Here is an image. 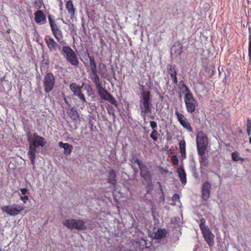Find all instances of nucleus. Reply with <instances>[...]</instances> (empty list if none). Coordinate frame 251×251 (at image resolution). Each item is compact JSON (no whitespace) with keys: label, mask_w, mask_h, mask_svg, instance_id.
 I'll return each mask as SVG.
<instances>
[{"label":"nucleus","mask_w":251,"mask_h":251,"mask_svg":"<svg viewBox=\"0 0 251 251\" xmlns=\"http://www.w3.org/2000/svg\"><path fill=\"white\" fill-rule=\"evenodd\" d=\"M91 73L89 75V78L93 82L100 79V77L97 74L96 63L93 56H89Z\"/></svg>","instance_id":"9"},{"label":"nucleus","mask_w":251,"mask_h":251,"mask_svg":"<svg viewBox=\"0 0 251 251\" xmlns=\"http://www.w3.org/2000/svg\"><path fill=\"white\" fill-rule=\"evenodd\" d=\"M204 154H199L200 157V163L201 167H207L209 164L208 157L204 155Z\"/></svg>","instance_id":"28"},{"label":"nucleus","mask_w":251,"mask_h":251,"mask_svg":"<svg viewBox=\"0 0 251 251\" xmlns=\"http://www.w3.org/2000/svg\"><path fill=\"white\" fill-rule=\"evenodd\" d=\"M178 88L182 93L187 94L188 93H191L183 80H181L179 82Z\"/></svg>","instance_id":"27"},{"label":"nucleus","mask_w":251,"mask_h":251,"mask_svg":"<svg viewBox=\"0 0 251 251\" xmlns=\"http://www.w3.org/2000/svg\"><path fill=\"white\" fill-rule=\"evenodd\" d=\"M81 88L75 83H72L70 85V89L75 96H77L80 92H82Z\"/></svg>","instance_id":"24"},{"label":"nucleus","mask_w":251,"mask_h":251,"mask_svg":"<svg viewBox=\"0 0 251 251\" xmlns=\"http://www.w3.org/2000/svg\"><path fill=\"white\" fill-rule=\"evenodd\" d=\"M246 126L248 135L250 136L251 135V119H247Z\"/></svg>","instance_id":"34"},{"label":"nucleus","mask_w":251,"mask_h":251,"mask_svg":"<svg viewBox=\"0 0 251 251\" xmlns=\"http://www.w3.org/2000/svg\"><path fill=\"white\" fill-rule=\"evenodd\" d=\"M158 134L156 130H152L150 137L154 141H156L158 139Z\"/></svg>","instance_id":"33"},{"label":"nucleus","mask_w":251,"mask_h":251,"mask_svg":"<svg viewBox=\"0 0 251 251\" xmlns=\"http://www.w3.org/2000/svg\"><path fill=\"white\" fill-rule=\"evenodd\" d=\"M211 185L210 183L205 181L203 183L201 188L202 197L204 201H206L210 196V189Z\"/></svg>","instance_id":"16"},{"label":"nucleus","mask_w":251,"mask_h":251,"mask_svg":"<svg viewBox=\"0 0 251 251\" xmlns=\"http://www.w3.org/2000/svg\"><path fill=\"white\" fill-rule=\"evenodd\" d=\"M218 71L219 72V73L220 74V66L218 67Z\"/></svg>","instance_id":"47"},{"label":"nucleus","mask_w":251,"mask_h":251,"mask_svg":"<svg viewBox=\"0 0 251 251\" xmlns=\"http://www.w3.org/2000/svg\"><path fill=\"white\" fill-rule=\"evenodd\" d=\"M33 139H32V142H31V144L34 146L43 147L46 145V141L44 137L38 135L36 133H33Z\"/></svg>","instance_id":"12"},{"label":"nucleus","mask_w":251,"mask_h":251,"mask_svg":"<svg viewBox=\"0 0 251 251\" xmlns=\"http://www.w3.org/2000/svg\"><path fill=\"white\" fill-rule=\"evenodd\" d=\"M58 145L60 148L64 149V153L65 155H68L71 153L73 149V147L72 145L67 143H64L62 142H59Z\"/></svg>","instance_id":"19"},{"label":"nucleus","mask_w":251,"mask_h":251,"mask_svg":"<svg viewBox=\"0 0 251 251\" xmlns=\"http://www.w3.org/2000/svg\"><path fill=\"white\" fill-rule=\"evenodd\" d=\"M34 19L37 23L45 24L46 22V16L42 10H37L34 13Z\"/></svg>","instance_id":"17"},{"label":"nucleus","mask_w":251,"mask_h":251,"mask_svg":"<svg viewBox=\"0 0 251 251\" xmlns=\"http://www.w3.org/2000/svg\"><path fill=\"white\" fill-rule=\"evenodd\" d=\"M67 114L73 121H77L79 119L78 113L74 107L67 111Z\"/></svg>","instance_id":"25"},{"label":"nucleus","mask_w":251,"mask_h":251,"mask_svg":"<svg viewBox=\"0 0 251 251\" xmlns=\"http://www.w3.org/2000/svg\"><path fill=\"white\" fill-rule=\"evenodd\" d=\"M94 83L100 98L104 100L109 101L111 104L117 107L118 105L116 99L111 95L106 89H105L101 85V81L100 79L93 81Z\"/></svg>","instance_id":"1"},{"label":"nucleus","mask_w":251,"mask_h":251,"mask_svg":"<svg viewBox=\"0 0 251 251\" xmlns=\"http://www.w3.org/2000/svg\"><path fill=\"white\" fill-rule=\"evenodd\" d=\"M77 97L83 103H87L86 100L85 99L84 95L82 93V92H80Z\"/></svg>","instance_id":"35"},{"label":"nucleus","mask_w":251,"mask_h":251,"mask_svg":"<svg viewBox=\"0 0 251 251\" xmlns=\"http://www.w3.org/2000/svg\"><path fill=\"white\" fill-rule=\"evenodd\" d=\"M55 83L54 76L52 73H47L44 77L43 85L46 93L50 92L53 89Z\"/></svg>","instance_id":"7"},{"label":"nucleus","mask_w":251,"mask_h":251,"mask_svg":"<svg viewBox=\"0 0 251 251\" xmlns=\"http://www.w3.org/2000/svg\"><path fill=\"white\" fill-rule=\"evenodd\" d=\"M179 147L180 150V152L181 153V157L185 159L186 158V143L184 140H182L180 141L179 144Z\"/></svg>","instance_id":"26"},{"label":"nucleus","mask_w":251,"mask_h":251,"mask_svg":"<svg viewBox=\"0 0 251 251\" xmlns=\"http://www.w3.org/2000/svg\"><path fill=\"white\" fill-rule=\"evenodd\" d=\"M63 224L68 228L75 229L78 230H85L87 229L85 222L80 219H66L63 221Z\"/></svg>","instance_id":"5"},{"label":"nucleus","mask_w":251,"mask_h":251,"mask_svg":"<svg viewBox=\"0 0 251 251\" xmlns=\"http://www.w3.org/2000/svg\"><path fill=\"white\" fill-rule=\"evenodd\" d=\"M25 209L22 205L13 204L12 205L2 206L1 209L4 212H6L10 216H16L19 215Z\"/></svg>","instance_id":"8"},{"label":"nucleus","mask_w":251,"mask_h":251,"mask_svg":"<svg viewBox=\"0 0 251 251\" xmlns=\"http://www.w3.org/2000/svg\"><path fill=\"white\" fill-rule=\"evenodd\" d=\"M197 147L198 154H204L208 145V138L202 131L198 132L197 138Z\"/></svg>","instance_id":"4"},{"label":"nucleus","mask_w":251,"mask_h":251,"mask_svg":"<svg viewBox=\"0 0 251 251\" xmlns=\"http://www.w3.org/2000/svg\"><path fill=\"white\" fill-rule=\"evenodd\" d=\"M151 119H154V116H151Z\"/></svg>","instance_id":"49"},{"label":"nucleus","mask_w":251,"mask_h":251,"mask_svg":"<svg viewBox=\"0 0 251 251\" xmlns=\"http://www.w3.org/2000/svg\"><path fill=\"white\" fill-rule=\"evenodd\" d=\"M141 114L143 117H145L146 114L150 113L151 111L152 104L151 101V93L150 91H143L141 93Z\"/></svg>","instance_id":"2"},{"label":"nucleus","mask_w":251,"mask_h":251,"mask_svg":"<svg viewBox=\"0 0 251 251\" xmlns=\"http://www.w3.org/2000/svg\"><path fill=\"white\" fill-rule=\"evenodd\" d=\"M20 191L23 195H25L26 194H27L28 192V189L26 188H21Z\"/></svg>","instance_id":"43"},{"label":"nucleus","mask_w":251,"mask_h":251,"mask_svg":"<svg viewBox=\"0 0 251 251\" xmlns=\"http://www.w3.org/2000/svg\"><path fill=\"white\" fill-rule=\"evenodd\" d=\"M45 43L50 51H56L57 50H60L61 46L55 41L53 38L45 39Z\"/></svg>","instance_id":"13"},{"label":"nucleus","mask_w":251,"mask_h":251,"mask_svg":"<svg viewBox=\"0 0 251 251\" xmlns=\"http://www.w3.org/2000/svg\"><path fill=\"white\" fill-rule=\"evenodd\" d=\"M249 141H250V143L251 144V136L250 137V138L249 139Z\"/></svg>","instance_id":"48"},{"label":"nucleus","mask_w":251,"mask_h":251,"mask_svg":"<svg viewBox=\"0 0 251 251\" xmlns=\"http://www.w3.org/2000/svg\"><path fill=\"white\" fill-rule=\"evenodd\" d=\"M52 33L54 37L60 44H63L65 43L63 40V33L59 28L52 31Z\"/></svg>","instance_id":"18"},{"label":"nucleus","mask_w":251,"mask_h":251,"mask_svg":"<svg viewBox=\"0 0 251 251\" xmlns=\"http://www.w3.org/2000/svg\"><path fill=\"white\" fill-rule=\"evenodd\" d=\"M108 182L113 185H115L117 183L116 172L113 169H111L108 172Z\"/></svg>","instance_id":"23"},{"label":"nucleus","mask_w":251,"mask_h":251,"mask_svg":"<svg viewBox=\"0 0 251 251\" xmlns=\"http://www.w3.org/2000/svg\"><path fill=\"white\" fill-rule=\"evenodd\" d=\"M172 163L175 165H177L179 163L178 159L176 155H174L171 157Z\"/></svg>","instance_id":"36"},{"label":"nucleus","mask_w":251,"mask_h":251,"mask_svg":"<svg viewBox=\"0 0 251 251\" xmlns=\"http://www.w3.org/2000/svg\"><path fill=\"white\" fill-rule=\"evenodd\" d=\"M150 126L152 130H156L155 129L157 127V123L153 121L150 122Z\"/></svg>","instance_id":"40"},{"label":"nucleus","mask_w":251,"mask_h":251,"mask_svg":"<svg viewBox=\"0 0 251 251\" xmlns=\"http://www.w3.org/2000/svg\"><path fill=\"white\" fill-rule=\"evenodd\" d=\"M29 142V150L28 151V155L29 156V158L31 160V164L34 166L36 160V153L37 151L36 148L37 147L34 146L31 144V140H28Z\"/></svg>","instance_id":"14"},{"label":"nucleus","mask_w":251,"mask_h":251,"mask_svg":"<svg viewBox=\"0 0 251 251\" xmlns=\"http://www.w3.org/2000/svg\"><path fill=\"white\" fill-rule=\"evenodd\" d=\"M102 65L104 66V67H105V64H103Z\"/></svg>","instance_id":"50"},{"label":"nucleus","mask_w":251,"mask_h":251,"mask_svg":"<svg viewBox=\"0 0 251 251\" xmlns=\"http://www.w3.org/2000/svg\"><path fill=\"white\" fill-rule=\"evenodd\" d=\"M61 54L72 65L75 67L78 66L79 62L77 55L75 51L69 46H63Z\"/></svg>","instance_id":"3"},{"label":"nucleus","mask_w":251,"mask_h":251,"mask_svg":"<svg viewBox=\"0 0 251 251\" xmlns=\"http://www.w3.org/2000/svg\"><path fill=\"white\" fill-rule=\"evenodd\" d=\"M20 199L24 203H26L27 201H28L29 199L28 197L27 196H21L20 197Z\"/></svg>","instance_id":"41"},{"label":"nucleus","mask_w":251,"mask_h":251,"mask_svg":"<svg viewBox=\"0 0 251 251\" xmlns=\"http://www.w3.org/2000/svg\"><path fill=\"white\" fill-rule=\"evenodd\" d=\"M153 188V185L152 184L151 181L150 183H149L148 185V186L146 187V190H147V193H150V191L152 190Z\"/></svg>","instance_id":"39"},{"label":"nucleus","mask_w":251,"mask_h":251,"mask_svg":"<svg viewBox=\"0 0 251 251\" xmlns=\"http://www.w3.org/2000/svg\"><path fill=\"white\" fill-rule=\"evenodd\" d=\"M231 158H232V159L234 161H235V162H237V161L243 162V161H244V160H245L244 158L240 156V153L237 151H235L232 153Z\"/></svg>","instance_id":"29"},{"label":"nucleus","mask_w":251,"mask_h":251,"mask_svg":"<svg viewBox=\"0 0 251 251\" xmlns=\"http://www.w3.org/2000/svg\"><path fill=\"white\" fill-rule=\"evenodd\" d=\"M64 100L67 104H68V105H70L67 100L65 98H64Z\"/></svg>","instance_id":"46"},{"label":"nucleus","mask_w":251,"mask_h":251,"mask_svg":"<svg viewBox=\"0 0 251 251\" xmlns=\"http://www.w3.org/2000/svg\"><path fill=\"white\" fill-rule=\"evenodd\" d=\"M175 114L177 117V120L183 128L186 129L188 131L192 132L193 130L192 128L190 123L188 121L184 115L178 112L177 110L175 111Z\"/></svg>","instance_id":"10"},{"label":"nucleus","mask_w":251,"mask_h":251,"mask_svg":"<svg viewBox=\"0 0 251 251\" xmlns=\"http://www.w3.org/2000/svg\"><path fill=\"white\" fill-rule=\"evenodd\" d=\"M66 8L68 10V13L70 14L71 18H72L75 16V9L71 0H69L66 2Z\"/></svg>","instance_id":"22"},{"label":"nucleus","mask_w":251,"mask_h":251,"mask_svg":"<svg viewBox=\"0 0 251 251\" xmlns=\"http://www.w3.org/2000/svg\"><path fill=\"white\" fill-rule=\"evenodd\" d=\"M158 183H159V185L161 186V184H160V182H159Z\"/></svg>","instance_id":"51"},{"label":"nucleus","mask_w":251,"mask_h":251,"mask_svg":"<svg viewBox=\"0 0 251 251\" xmlns=\"http://www.w3.org/2000/svg\"><path fill=\"white\" fill-rule=\"evenodd\" d=\"M177 173L182 183L185 184L186 183V174L182 166H180L177 170Z\"/></svg>","instance_id":"21"},{"label":"nucleus","mask_w":251,"mask_h":251,"mask_svg":"<svg viewBox=\"0 0 251 251\" xmlns=\"http://www.w3.org/2000/svg\"><path fill=\"white\" fill-rule=\"evenodd\" d=\"M166 232L164 229H158L157 231L155 233V237L156 239H160L166 236Z\"/></svg>","instance_id":"31"},{"label":"nucleus","mask_w":251,"mask_h":251,"mask_svg":"<svg viewBox=\"0 0 251 251\" xmlns=\"http://www.w3.org/2000/svg\"><path fill=\"white\" fill-rule=\"evenodd\" d=\"M100 43L101 44H105V42H104V41L103 40V39L102 38H101L100 40Z\"/></svg>","instance_id":"45"},{"label":"nucleus","mask_w":251,"mask_h":251,"mask_svg":"<svg viewBox=\"0 0 251 251\" xmlns=\"http://www.w3.org/2000/svg\"><path fill=\"white\" fill-rule=\"evenodd\" d=\"M48 19L51 31L54 30L56 29L59 28L55 21L52 19L51 16L50 15H48Z\"/></svg>","instance_id":"30"},{"label":"nucleus","mask_w":251,"mask_h":251,"mask_svg":"<svg viewBox=\"0 0 251 251\" xmlns=\"http://www.w3.org/2000/svg\"><path fill=\"white\" fill-rule=\"evenodd\" d=\"M221 114L225 116L226 119H227L230 117V114L228 112H226L223 110H222V112H221Z\"/></svg>","instance_id":"44"},{"label":"nucleus","mask_w":251,"mask_h":251,"mask_svg":"<svg viewBox=\"0 0 251 251\" xmlns=\"http://www.w3.org/2000/svg\"><path fill=\"white\" fill-rule=\"evenodd\" d=\"M139 168L140 171V175L141 177L144 178L145 179H147L148 178H151L150 172L146 165L143 164L140 166Z\"/></svg>","instance_id":"20"},{"label":"nucleus","mask_w":251,"mask_h":251,"mask_svg":"<svg viewBox=\"0 0 251 251\" xmlns=\"http://www.w3.org/2000/svg\"><path fill=\"white\" fill-rule=\"evenodd\" d=\"M172 200L175 203L174 204H176L177 202H180L179 195L177 194H174L172 197Z\"/></svg>","instance_id":"37"},{"label":"nucleus","mask_w":251,"mask_h":251,"mask_svg":"<svg viewBox=\"0 0 251 251\" xmlns=\"http://www.w3.org/2000/svg\"><path fill=\"white\" fill-rule=\"evenodd\" d=\"M249 62L251 63V27H249Z\"/></svg>","instance_id":"32"},{"label":"nucleus","mask_w":251,"mask_h":251,"mask_svg":"<svg viewBox=\"0 0 251 251\" xmlns=\"http://www.w3.org/2000/svg\"><path fill=\"white\" fill-rule=\"evenodd\" d=\"M205 222V219L204 218H202V219H201V222H200V223L199 224V226H200V227L201 228V230L202 229H204V228H205L207 227L204 225Z\"/></svg>","instance_id":"38"},{"label":"nucleus","mask_w":251,"mask_h":251,"mask_svg":"<svg viewBox=\"0 0 251 251\" xmlns=\"http://www.w3.org/2000/svg\"><path fill=\"white\" fill-rule=\"evenodd\" d=\"M167 70L168 73L170 75L171 78L172 79L173 83L177 84L178 83L177 71L175 66L171 64H169L167 65Z\"/></svg>","instance_id":"15"},{"label":"nucleus","mask_w":251,"mask_h":251,"mask_svg":"<svg viewBox=\"0 0 251 251\" xmlns=\"http://www.w3.org/2000/svg\"><path fill=\"white\" fill-rule=\"evenodd\" d=\"M202 234L205 241L209 246H212L213 245V238L214 235L211 233L208 227H206L201 230Z\"/></svg>","instance_id":"11"},{"label":"nucleus","mask_w":251,"mask_h":251,"mask_svg":"<svg viewBox=\"0 0 251 251\" xmlns=\"http://www.w3.org/2000/svg\"><path fill=\"white\" fill-rule=\"evenodd\" d=\"M133 160H134V163L135 164H137V165L138 166V167H139L140 166H141L142 164H143V163H141L140 160H139L137 158H136L135 159H134Z\"/></svg>","instance_id":"42"},{"label":"nucleus","mask_w":251,"mask_h":251,"mask_svg":"<svg viewBox=\"0 0 251 251\" xmlns=\"http://www.w3.org/2000/svg\"><path fill=\"white\" fill-rule=\"evenodd\" d=\"M184 100L186 109L189 113H193L195 112L198 105V102L195 100L192 93L185 94Z\"/></svg>","instance_id":"6"},{"label":"nucleus","mask_w":251,"mask_h":251,"mask_svg":"<svg viewBox=\"0 0 251 251\" xmlns=\"http://www.w3.org/2000/svg\"><path fill=\"white\" fill-rule=\"evenodd\" d=\"M0 251H2L1 249L0 248Z\"/></svg>","instance_id":"52"}]
</instances>
